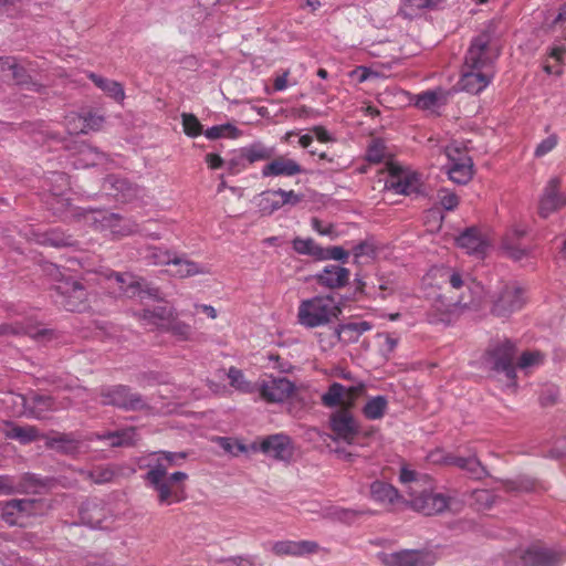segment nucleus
Here are the masks:
<instances>
[{
    "label": "nucleus",
    "mask_w": 566,
    "mask_h": 566,
    "mask_svg": "<svg viewBox=\"0 0 566 566\" xmlns=\"http://www.w3.org/2000/svg\"><path fill=\"white\" fill-rule=\"evenodd\" d=\"M493 76V69L473 70L471 67L463 66L459 85L461 90L468 93L479 94L491 83Z\"/></svg>",
    "instance_id": "6ab92c4d"
},
{
    "label": "nucleus",
    "mask_w": 566,
    "mask_h": 566,
    "mask_svg": "<svg viewBox=\"0 0 566 566\" xmlns=\"http://www.w3.org/2000/svg\"><path fill=\"white\" fill-rule=\"evenodd\" d=\"M274 155V149L265 146L261 142L253 143L241 149V157L250 164L261 160L271 159Z\"/></svg>",
    "instance_id": "f704fd0d"
},
{
    "label": "nucleus",
    "mask_w": 566,
    "mask_h": 566,
    "mask_svg": "<svg viewBox=\"0 0 566 566\" xmlns=\"http://www.w3.org/2000/svg\"><path fill=\"white\" fill-rule=\"evenodd\" d=\"M147 258L155 265L172 264L174 255L169 251H163L157 248L149 250Z\"/></svg>",
    "instance_id": "6e6d98bb"
},
{
    "label": "nucleus",
    "mask_w": 566,
    "mask_h": 566,
    "mask_svg": "<svg viewBox=\"0 0 566 566\" xmlns=\"http://www.w3.org/2000/svg\"><path fill=\"white\" fill-rule=\"evenodd\" d=\"M41 510L39 501L33 499L11 500L0 503L1 518L10 526H27L29 518Z\"/></svg>",
    "instance_id": "9d476101"
},
{
    "label": "nucleus",
    "mask_w": 566,
    "mask_h": 566,
    "mask_svg": "<svg viewBox=\"0 0 566 566\" xmlns=\"http://www.w3.org/2000/svg\"><path fill=\"white\" fill-rule=\"evenodd\" d=\"M387 170L388 177L385 180L386 190L401 195H411L419 191L421 181L417 172L406 170L392 163L388 164Z\"/></svg>",
    "instance_id": "ddd939ff"
},
{
    "label": "nucleus",
    "mask_w": 566,
    "mask_h": 566,
    "mask_svg": "<svg viewBox=\"0 0 566 566\" xmlns=\"http://www.w3.org/2000/svg\"><path fill=\"white\" fill-rule=\"evenodd\" d=\"M350 272L348 269L338 264H328L315 275L321 286L335 290L344 287L349 281Z\"/></svg>",
    "instance_id": "b1692460"
},
{
    "label": "nucleus",
    "mask_w": 566,
    "mask_h": 566,
    "mask_svg": "<svg viewBox=\"0 0 566 566\" xmlns=\"http://www.w3.org/2000/svg\"><path fill=\"white\" fill-rule=\"evenodd\" d=\"M562 560V555L548 547L534 545L522 555L523 566H556Z\"/></svg>",
    "instance_id": "5701e85b"
},
{
    "label": "nucleus",
    "mask_w": 566,
    "mask_h": 566,
    "mask_svg": "<svg viewBox=\"0 0 566 566\" xmlns=\"http://www.w3.org/2000/svg\"><path fill=\"white\" fill-rule=\"evenodd\" d=\"M371 329V324L366 321L349 322L338 328V337L344 343H355L365 333Z\"/></svg>",
    "instance_id": "7c9ffc66"
},
{
    "label": "nucleus",
    "mask_w": 566,
    "mask_h": 566,
    "mask_svg": "<svg viewBox=\"0 0 566 566\" xmlns=\"http://www.w3.org/2000/svg\"><path fill=\"white\" fill-rule=\"evenodd\" d=\"M457 244L468 254L476 256H483L488 248V242L475 228H470L461 233L457 238Z\"/></svg>",
    "instance_id": "bb28decb"
},
{
    "label": "nucleus",
    "mask_w": 566,
    "mask_h": 566,
    "mask_svg": "<svg viewBox=\"0 0 566 566\" xmlns=\"http://www.w3.org/2000/svg\"><path fill=\"white\" fill-rule=\"evenodd\" d=\"M515 346L512 342L505 340L500 344L491 354L493 359L494 369L503 371L506 378L511 381L515 378L514 367Z\"/></svg>",
    "instance_id": "4be33fe9"
},
{
    "label": "nucleus",
    "mask_w": 566,
    "mask_h": 566,
    "mask_svg": "<svg viewBox=\"0 0 566 566\" xmlns=\"http://www.w3.org/2000/svg\"><path fill=\"white\" fill-rule=\"evenodd\" d=\"M99 397L101 403L115 406L124 410H143L148 406L142 395L132 391L124 385L103 387L99 391Z\"/></svg>",
    "instance_id": "1a4fd4ad"
},
{
    "label": "nucleus",
    "mask_w": 566,
    "mask_h": 566,
    "mask_svg": "<svg viewBox=\"0 0 566 566\" xmlns=\"http://www.w3.org/2000/svg\"><path fill=\"white\" fill-rule=\"evenodd\" d=\"M259 449L268 457L280 461H289L294 454L292 440L284 433H275L263 438Z\"/></svg>",
    "instance_id": "a211bd4d"
},
{
    "label": "nucleus",
    "mask_w": 566,
    "mask_h": 566,
    "mask_svg": "<svg viewBox=\"0 0 566 566\" xmlns=\"http://www.w3.org/2000/svg\"><path fill=\"white\" fill-rule=\"evenodd\" d=\"M88 77L92 82L102 90L109 97L114 98L117 102H122L125 97V92L120 83L96 75L95 73H90Z\"/></svg>",
    "instance_id": "2f4dec72"
},
{
    "label": "nucleus",
    "mask_w": 566,
    "mask_h": 566,
    "mask_svg": "<svg viewBox=\"0 0 566 566\" xmlns=\"http://www.w3.org/2000/svg\"><path fill=\"white\" fill-rule=\"evenodd\" d=\"M104 275L107 280H114L118 286V291L120 292V294L127 297H134L136 295H139L143 291L142 281L137 280L132 274H120L107 271L106 273H104Z\"/></svg>",
    "instance_id": "cd10ccee"
},
{
    "label": "nucleus",
    "mask_w": 566,
    "mask_h": 566,
    "mask_svg": "<svg viewBox=\"0 0 566 566\" xmlns=\"http://www.w3.org/2000/svg\"><path fill=\"white\" fill-rule=\"evenodd\" d=\"M441 277L443 287L431 298L428 321L432 324H451L467 311H476L483 302V289L469 275L446 269Z\"/></svg>",
    "instance_id": "f257e3e1"
},
{
    "label": "nucleus",
    "mask_w": 566,
    "mask_h": 566,
    "mask_svg": "<svg viewBox=\"0 0 566 566\" xmlns=\"http://www.w3.org/2000/svg\"><path fill=\"white\" fill-rule=\"evenodd\" d=\"M187 479V473L181 471L168 473L163 465L156 467L155 470H147L144 475L145 483L154 490L160 506H169L186 500Z\"/></svg>",
    "instance_id": "f03ea898"
},
{
    "label": "nucleus",
    "mask_w": 566,
    "mask_h": 566,
    "mask_svg": "<svg viewBox=\"0 0 566 566\" xmlns=\"http://www.w3.org/2000/svg\"><path fill=\"white\" fill-rule=\"evenodd\" d=\"M465 471L474 479H482L486 476L488 472L482 463L475 457H470Z\"/></svg>",
    "instance_id": "69168bd1"
},
{
    "label": "nucleus",
    "mask_w": 566,
    "mask_h": 566,
    "mask_svg": "<svg viewBox=\"0 0 566 566\" xmlns=\"http://www.w3.org/2000/svg\"><path fill=\"white\" fill-rule=\"evenodd\" d=\"M365 513H371V512L370 511H354V510H349V509L335 507L329 513V516L334 520L350 524L358 516H360Z\"/></svg>",
    "instance_id": "864d4df0"
},
{
    "label": "nucleus",
    "mask_w": 566,
    "mask_h": 566,
    "mask_svg": "<svg viewBox=\"0 0 566 566\" xmlns=\"http://www.w3.org/2000/svg\"><path fill=\"white\" fill-rule=\"evenodd\" d=\"M169 329L180 340H187L191 336V326L184 322H174Z\"/></svg>",
    "instance_id": "0e129e2a"
},
{
    "label": "nucleus",
    "mask_w": 566,
    "mask_h": 566,
    "mask_svg": "<svg viewBox=\"0 0 566 566\" xmlns=\"http://www.w3.org/2000/svg\"><path fill=\"white\" fill-rule=\"evenodd\" d=\"M399 480L406 485V493L409 496L411 494V488L419 483L423 486L430 479L426 475H418L415 471L407 468H402L400 471Z\"/></svg>",
    "instance_id": "49530a36"
},
{
    "label": "nucleus",
    "mask_w": 566,
    "mask_h": 566,
    "mask_svg": "<svg viewBox=\"0 0 566 566\" xmlns=\"http://www.w3.org/2000/svg\"><path fill=\"white\" fill-rule=\"evenodd\" d=\"M388 409V399L385 396L369 398L363 407V415L368 420L381 419Z\"/></svg>",
    "instance_id": "c9c22d12"
},
{
    "label": "nucleus",
    "mask_w": 566,
    "mask_h": 566,
    "mask_svg": "<svg viewBox=\"0 0 566 566\" xmlns=\"http://www.w3.org/2000/svg\"><path fill=\"white\" fill-rule=\"evenodd\" d=\"M115 476L112 468H95L90 472V478L97 484L111 482Z\"/></svg>",
    "instance_id": "680f3d73"
},
{
    "label": "nucleus",
    "mask_w": 566,
    "mask_h": 566,
    "mask_svg": "<svg viewBox=\"0 0 566 566\" xmlns=\"http://www.w3.org/2000/svg\"><path fill=\"white\" fill-rule=\"evenodd\" d=\"M378 558L386 566H432L437 560L436 554L427 548L381 553Z\"/></svg>",
    "instance_id": "f8f14e48"
},
{
    "label": "nucleus",
    "mask_w": 566,
    "mask_h": 566,
    "mask_svg": "<svg viewBox=\"0 0 566 566\" xmlns=\"http://www.w3.org/2000/svg\"><path fill=\"white\" fill-rule=\"evenodd\" d=\"M187 455L186 452L156 451L140 458L138 465L140 469L155 470L160 464L168 472L170 468L180 465Z\"/></svg>",
    "instance_id": "aec40b11"
},
{
    "label": "nucleus",
    "mask_w": 566,
    "mask_h": 566,
    "mask_svg": "<svg viewBox=\"0 0 566 566\" xmlns=\"http://www.w3.org/2000/svg\"><path fill=\"white\" fill-rule=\"evenodd\" d=\"M524 305L523 290L516 285H506L493 302L492 313L506 317Z\"/></svg>",
    "instance_id": "f3484780"
},
{
    "label": "nucleus",
    "mask_w": 566,
    "mask_h": 566,
    "mask_svg": "<svg viewBox=\"0 0 566 566\" xmlns=\"http://www.w3.org/2000/svg\"><path fill=\"white\" fill-rule=\"evenodd\" d=\"M9 81H13L17 85H20L22 87H34L35 91H38L40 87L36 83L32 82L31 77L27 74L25 70L18 64H15V66L13 67Z\"/></svg>",
    "instance_id": "3c124183"
},
{
    "label": "nucleus",
    "mask_w": 566,
    "mask_h": 566,
    "mask_svg": "<svg viewBox=\"0 0 566 566\" xmlns=\"http://www.w3.org/2000/svg\"><path fill=\"white\" fill-rule=\"evenodd\" d=\"M40 242L55 248L72 247L75 243L72 235L65 234L63 231L59 229H52L44 233Z\"/></svg>",
    "instance_id": "a19ab883"
},
{
    "label": "nucleus",
    "mask_w": 566,
    "mask_h": 566,
    "mask_svg": "<svg viewBox=\"0 0 566 566\" xmlns=\"http://www.w3.org/2000/svg\"><path fill=\"white\" fill-rule=\"evenodd\" d=\"M65 126L70 134H86L88 132L83 115L76 113H71L65 117Z\"/></svg>",
    "instance_id": "8fccbe9b"
},
{
    "label": "nucleus",
    "mask_w": 566,
    "mask_h": 566,
    "mask_svg": "<svg viewBox=\"0 0 566 566\" xmlns=\"http://www.w3.org/2000/svg\"><path fill=\"white\" fill-rule=\"evenodd\" d=\"M106 513L103 505L96 502L85 504L81 510V517L83 523L91 527H103Z\"/></svg>",
    "instance_id": "473e14b6"
},
{
    "label": "nucleus",
    "mask_w": 566,
    "mask_h": 566,
    "mask_svg": "<svg viewBox=\"0 0 566 566\" xmlns=\"http://www.w3.org/2000/svg\"><path fill=\"white\" fill-rule=\"evenodd\" d=\"M347 389L339 382L329 385L326 392L322 395V403L327 408L342 407V409H349L347 407Z\"/></svg>",
    "instance_id": "c756f323"
},
{
    "label": "nucleus",
    "mask_w": 566,
    "mask_h": 566,
    "mask_svg": "<svg viewBox=\"0 0 566 566\" xmlns=\"http://www.w3.org/2000/svg\"><path fill=\"white\" fill-rule=\"evenodd\" d=\"M449 164L447 174L449 179L459 185L468 184L474 174L473 161L465 148L457 143L448 145L444 149Z\"/></svg>",
    "instance_id": "6e6552de"
},
{
    "label": "nucleus",
    "mask_w": 566,
    "mask_h": 566,
    "mask_svg": "<svg viewBox=\"0 0 566 566\" xmlns=\"http://www.w3.org/2000/svg\"><path fill=\"white\" fill-rule=\"evenodd\" d=\"M472 497L478 509H490L495 501L494 494L488 490H476L472 493Z\"/></svg>",
    "instance_id": "4d7b16f0"
},
{
    "label": "nucleus",
    "mask_w": 566,
    "mask_h": 566,
    "mask_svg": "<svg viewBox=\"0 0 566 566\" xmlns=\"http://www.w3.org/2000/svg\"><path fill=\"white\" fill-rule=\"evenodd\" d=\"M293 249L300 254H307L313 256L322 255V248H319L313 239L296 238L293 240Z\"/></svg>",
    "instance_id": "de8ad7c7"
},
{
    "label": "nucleus",
    "mask_w": 566,
    "mask_h": 566,
    "mask_svg": "<svg viewBox=\"0 0 566 566\" xmlns=\"http://www.w3.org/2000/svg\"><path fill=\"white\" fill-rule=\"evenodd\" d=\"M543 356L539 352H526L524 353L518 361V367L524 369L542 364Z\"/></svg>",
    "instance_id": "e2e57ef3"
},
{
    "label": "nucleus",
    "mask_w": 566,
    "mask_h": 566,
    "mask_svg": "<svg viewBox=\"0 0 566 566\" xmlns=\"http://www.w3.org/2000/svg\"><path fill=\"white\" fill-rule=\"evenodd\" d=\"M503 484L507 492L516 493L534 492L542 488L537 480L525 475L518 476L514 480L504 481Z\"/></svg>",
    "instance_id": "58836bf2"
},
{
    "label": "nucleus",
    "mask_w": 566,
    "mask_h": 566,
    "mask_svg": "<svg viewBox=\"0 0 566 566\" xmlns=\"http://www.w3.org/2000/svg\"><path fill=\"white\" fill-rule=\"evenodd\" d=\"M10 399L13 403L23 407L21 413L35 419H44L49 411L57 409L53 399L49 396L38 394H31L30 396L11 395Z\"/></svg>",
    "instance_id": "2eb2a0df"
},
{
    "label": "nucleus",
    "mask_w": 566,
    "mask_h": 566,
    "mask_svg": "<svg viewBox=\"0 0 566 566\" xmlns=\"http://www.w3.org/2000/svg\"><path fill=\"white\" fill-rule=\"evenodd\" d=\"M447 101V93L443 91H428L418 95L416 106L421 109H433Z\"/></svg>",
    "instance_id": "ea45409f"
},
{
    "label": "nucleus",
    "mask_w": 566,
    "mask_h": 566,
    "mask_svg": "<svg viewBox=\"0 0 566 566\" xmlns=\"http://www.w3.org/2000/svg\"><path fill=\"white\" fill-rule=\"evenodd\" d=\"M386 155L385 145L380 140H374L367 149V160L370 163H380Z\"/></svg>",
    "instance_id": "bf43d9fd"
},
{
    "label": "nucleus",
    "mask_w": 566,
    "mask_h": 566,
    "mask_svg": "<svg viewBox=\"0 0 566 566\" xmlns=\"http://www.w3.org/2000/svg\"><path fill=\"white\" fill-rule=\"evenodd\" d=\"M56 292L55 302L71 312H81L87 308V293L84 286L71 277H65L59 269H55Z\"/></svg>",
    "instance_id": "423d86ee"
},
{
    "label": "nucleus",
    "mask_w": 566,
    "mask_h": 566,
    "mask_svg": "<svg viewBox=\"0 0 566 566\" xmlns=\"http://www.w3.org/2000/svg\"><path fill=\"white\" fill-rule=\"evenodd\" d=\"M6 434L8 438L19 440L21 443H30L40 437L38 429L33 426H11Z\"/></svg>",
    "instance_id": "79ce46f5"
},
{
    "label": "nucleus",
    "mask_w": 566,
    "mask_h": 566,
    "mask_svg": "<svg viewBox=\"0 0 566 566\" xmlns=\"http://www.w3.org/2000/svg\"><path fill=\"white\" fill-rule=\"evenodd\" d=\"M319 551V544L308 539H282L271 544V552L277 557H305L317 554Z\"/></svg>",
    "instance_id": "dca6fc26"
},
{
    "label": "nucleus",
    "mask_w": 566,
    "mask_h": 566,
    "mask_svg": "<svg viewBox=\"0 0 566 566\" xmlns=\"http://www.w3.org/2000/svg\"><path fill=\"white\" fill-rule=\"evenodd\" d=\"M353 255L355 263H367L376 256V250L371 243L361 242L354 247Z\"/></svg>",
    "instance_id": "09e8293b"
},
{
    "label": "nucleus",
    "mask_w": 566,
    "mask_h": 566,
    "mask_svg": "<svg viewBox=\"0 0 566 566\" xmlns=\"http://www.w3.org/2000/svg\"><path fill=\"white\" fill-rule=\"evenodd\" d=\"M20 491V484L14 480V478L9 475H0V493L12 494Z\"/></svg>",
    "instance_id": "338daca9"
},
{
    "label": "nucleus",
    "mask_w": 566,
    "mask_h": 566,
    "mask_svg": "<svg viewBox=\"0 0 566 566\" xmlns=\"http://www.w3.org/2000/svg\"><path fill=\"white\" fill-rule=\"evenodd\" d=\"M276 193L281 199L282 207L286 205L296 206L303 200V196L293 190L277 189Z\"/></svg>",
    "instance_id": "774afa93"
},
{
    "label": "nucleus",
    "mask_w": 566,
    "mask_h": 566,
    "mask_svg": "<svg viewBox=\"0 0 566 566\" xmlns=\"http://www.w3.org/2000/svg\"><path fill=\"white\" fill-rule=\"evenodd\" d=\"M525 234V229L514 226L502 240V248L506 251L507 255L515 261L522 260L528 254L527 250L516 245L515 241L521 239Z\"/></svg>",
    "instance_id": "c85d7f7f"
},
{
    "label": "nucleus",
    "mask_w": 566,
    "mask_h": 566,
    "mask_svg": "<svg viewBox=\"0 0 566 566\" xmlns=\"http://www.w3.org/2000/svg\"><path fill=\"white\" fill-rule=\"evenodd\" d=\"M437 197L440 206L448 211L455 209L459 205L458 196L448 189L439 190Z\"/></svg>",
    "instance_id": "5fc2aeb1"
},
{
    "label": "nucleus",
    "mask_w": 566,
    "mask_h": 566,
    "mask_svg": "<svg viewBox=\"0 0 566 566\" xmlns=\"http://www.w3.org/2000/svg\"><path fill=\"white\" fill-rule=\"evenodd\" d=\"M182 127L186 135L197 137L202 133V125L193 114L184 113L181 115Z\"/></svg>",
    "instance_id": "603ef678"
},
{
    "label": "nucleus",
    "mask_w": 566,
    "mask_h": 566,
    "mask_svg": "<svg viewBox=\"0 0 566 566\" xmlns=\"http://www.w3.org/2000/svg\"><path fill=\"white\" fill-rule=\"evenodd\" d=\"M259 398L268 403H283L295 392V385L285 377L264 376L258 381Z\"/></svg>",
    "instance_id": "9b49d317"
},
{
    "label": "nucleus",
    "mask_w": 566,
    "mask_h": 566,
    "mask_svg": "<svg viewBox=\"0 0 566 566\" xmlns=\"http://www.w3.org/2000/svg\"><path fill=\"white\" fill-rule=\"evenodd\" d=\"M499 46L491 34L483 32L473 39L464 59L463 66L478 69H493V62L499 56Z\"/></svg>",
    "instance_id": "0eeeda50"
},
{
    "label": "nucleus",
    "mask_w": 566,
    "mask_h": 566,
    "mask_svg": "<svg viewBox=\"0 0 566 566\" xmlns=\"http://www.w3.org/2000/svg\"><path fill=\"white\" fill-rule=\"evenodd\" d=\"M451 497L434 492L432 481L429 480L423 486L416 483L405 504L424 515H434L451 507Z\"/></svg>",
    "instance_id": "39448f33"
},
{
    "label": "nucleus",
    "mask_w": 566,
    "mask_h": 566,
    "mask_svg": "<svg viewBox=\"0 0 566 566\" xmlns=\"http://www.w3.org/2000/svg\"><path fill=\"white\" fill-rule=\"evenodd\" d=\"M205 136L209 139H218L221 137L237 138L240 136V130L231 124H223L208 128L205 132Z\"/></svg>",
    "instance_id": "a18cd8bd"
},
{
    "label": "nucleus",
    "mask_w": 566,
    "mask_h": 566,
    "mask_svg": "<svg viewBox=\"0 0 566 566\" xmlns=\"http://www.w3.org/2000/svg\"><path fill=\"white\" fill-rule=\"evenodd\" d=\"M562 180L552 177L546 182L538 201V214L547 218L566 206V192L560 191Z\"/></svg>",
    "instance_id": "4468645a"
},
{
    "label": "nucleus",
    "mask_w": 566,
    "mask_h": 566,
    "mask_svg": "<svg viewBox=\"0 0 566 566\" xmlns=\"http://www.w3.org/2000/svg\"><path fill=\"white\" fill-rule=\"evenodd\" d=\"M340 313V308L332 296H315L301 302L297 312L298 323L314 328L328 324Z\"/></svg>",
    "instance_id": "7ed1b4c3"
},
{
    "label": "nucleus",
    "mask_w": 566,
    "mask_h": 566,
    "mask_svg": "<svg viewBox=\"0 0 566 566\" xmlns=\"http://www.w3.org/2000/svg\"><path fill=\"white\" fill-rule=\"evenodd\" d=\"M96 438L108 441L111 447H128L135 443L136 431L134 428H128L125 430L106 432L105 434H96Z\"/></svg>",
    "instance_id": "72a5a7b5"
},
{
    "label": "nucleus",
    "mask_w": 566,
    "mask_h": 566,
    "mask_svg": "<svg viewBox=\"0 0 566 566\" xmlns=\"http://www.w3.org/2000/svg\"><path fill=\"white\" fill-rule=\"evenodd\" d=\"M369 496L374 502L387 509H392L406 502V499L394 485L379 480L370 484Z\"/></svg>",
    "instance_id": "412c9836"
},
{
    "label": "nucleus",
    "mask_w": 566,
    "mask_h": 566,
    "mask_svg": "<svg viewBox=\"0 0 566 566\" xmlns=\"http://www.w3.org/2000/svg\"><path fill=\"white\" fill-rule=\"evenodd\" d=\"M331 427L337 438L350 441L358 432V427L349 409H340L332 415Z\"/></svg>",
    "instance_id": "393cba45"
},
{
    "label": "nucleus",
    "mask_w": 566,
    "mask_h": 566,
    "mask_svg": "<svg viewBox=\"0 0 566 566\" xmlns=\"http://www.w3.org/2000/svg\"><path fill=\"white\" fill-rule=\"evenodd\" d=\"M302 171L303 169L298 163L291 158L280 156L263 166L261 172L263 177H292L301 174Z\"/></svg>",
    "instance_id": "a878e982"
},
{
    "label": "nucleus",
    "mask_w": 566,
    "mask_h": 566,
    "mask_svg": "<svg viewBox=\"0 0 566 566\" xmlns=\"http://www.w3.org/2000/svg\"><path fill=\"white\" fill-rule=\"evenodd\" d=\"M258 207L263 214H272L282 208L281 199L276 190L264 191L260 195Z\"/></svg>",
    "instance_id": "37998d69"
},
{
    "label": "nucleus",
    "mask_w": 566,
    "mask_h": 566,
    "mask_svg": "<svg viewBox=\"0 0 566 566\" xmlns=\"http://www.w3.org/2000/svg\"><path fill=\"white\" fill-rule=\"evenodd\" d=\"M230 386L242 394H254L258 389V382L248 380L242 370L230 367L228 370Z\"/></svg>",
    "instance_id": "4c0bfd02"
},
{
    "label": "nucleus",
    "mask_w": 566,
    "mask_h": 566,
    "mask_svg": "<svg viewBox=\"0 0 566 566\" xmlns=\"http://www.w3.org/2000/svg\"><path fill=\"white\" fill-rule=\"evenodd\" d=\"M442 1L443 0H403L400 10L406 17H413L420 10L434 8Z\"/></svg>",
    "instance_id": "c03bdc74"
},
{
    "label": "nucleus",
    "mask_w": 566,
    "mask_h": 566,
    "mask_svg": "<svg viewBox=\"0 0 566 566\" xmlns=\"http://www.w3.org/2000/svg\"><path fill=\"white\" fill-rule=\"evenodd\" d=\"M112 185L117 191L114 193L115 196H120L123 200H127L130 198V191L133 190L126 180L115 179L109 177L105 180V185Z\"/></svg>",
    "instance_id": "052dcab7"
},
{
    "label": "nucleus",
    "mask_w": 566,
    "mask_h": 566,
    "mask_svg": "<svg viewBox=\"0 0 566 566\" xmlns=\"http://www.w3.org/2000/svg\"><path fill=\"white\" fill-rule=\"evenodd\" d=\"M172 265L176 266L174 275L178 277H188L208 273V271L200 264L177 255H174Z\"/></svg>",
    "instance_id": "e433bc0d"
},
{
    "label": "nucleus",
    "mask_w": 566,
    "mask_h": 566,
    "mask_svg": "<svg viewBox=\"0 0 566 566\" xmlns=\"http://www.w3.org/2000/svg\"><path fill=\"white\" fill-rule=\"evenodd\" d=\"M77 217L92 227L95 231L111 234L113 238H122L137 231V224L130 220L107 210H84L76 211Z\"/></svg>",
    "instance_id": "20e7f679"
},
{
    "label": "nucleus",
    "mask_w": 566,
    "mask_h": 566,
    "mask_svg": "<svg viewBox=\"0 0 566 566\" xmlns=\"http://www.w3.org/2000/svg\"><path fill=\"white\" fill-rule=\"evenodd\" d=\"M558 144V136L552 134L543 139L535 148L534 156L539 158L551 153Z\"/></svg>",
    "instance_id": "13d9d810"
}]
</instances>
